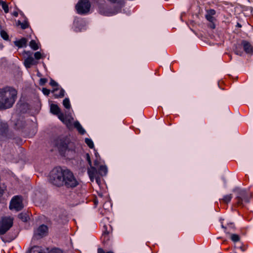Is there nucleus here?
<instances>
[{"label":"nucleus","mask_w":253,"mask_h":253,"mask_svg":"<svg viewBox=\"0 0 253 253\" xmlns=\"http://www.w3.org/2000/svg\"><path fill=\"white\" fill-rule=\"evenodd\" d=\"M49 182L57 187L65 186L74 188L78 184V181L73 173L68 169H63L60 167L53 169L50 172Z\"/></svg>","instance_id":"nucleus-1"},{"label":"nucleus","mask_w":253,"mask_h":253,"mask_svg":"<svg viewBox=\"0 0 253 253\" xmlns=\"http://www.w3.org/2000/svg\"><path fill=\"white\" fill-rule=\"evenodd\" d=\"M17 93V90L13 87L0 88V109L11 108L16 100Z\"/></svg>","instance_id":"nucleus-2"},{"label":"nucleus","mask_w":253,"mask_h":253,"mask_svg":"<svg viewBox=\"0 0 253 253\" xmlns=\"http://www.w3.org/2000/svg\"><path fill=\"white\" fill-rule=\"evenodd\" d=\"M237 196L235 198L236 200V205L239 207H243L244 203L249 202L250 199L252 197L251 193L247 192L243 190H239L236 191Z\"/></svg>","instance_id":"nucleus-3"},{"label":"nucleus","mask_w":253,"mask_h":253,"mask_svg":"<svg viewBox=\"0 0 253 253\" xmlns=\"http://www.w3.org/2000/svg\"><path fill=\"white\" fill-rule=\"evenodd\" d=\"M90 8V3L88 0H80L76 6L78 13L84 14L88 13Z\"/></svg>","instance_id":"nucleus-4"},{"label":"nucleus","mask_w":253,"mask_h":253,"mask_svg":"<svg viewBox=\"0 0 253 253\" xmlns=\"http://www.w3.org/2000/svg\"><path fill=\"white\" fill-rule=\"evenodd\" d=\"M13 218L11 217H3L1 219L0 226V235L4 234L13 225Z\"/></svg>","instance_id":"nucleus-5"},{"label":"nucleus","mask_w":253,"mask_h":253,"mask_svg":"<svg viewBox=\"0 0 253 253\" xmlns=\"http://www.w3.org/2000/svg\"><path fill=\"white\" fill-rule=\"evenodd\" d=\"M23 208L22 198L21 196H15L11 200L9 209L16 211L21 210Z\"/></svg>","instance_id":"nucleus-6"},{"label":"nucleus","mask_w":253,"mask_h":253,"mask_svg":"<svg viewBox=\"0 0 253 253\" xmlns=\"http://www.w3.org/2000/svg\"><path fill=\"white\" fill-rule=\"evenodd\" d=\"M72 144L70 140L67 137H63L56 140V145L60 151H64L69 148Z\"/></svg>","instance_id":"nucleus-7"},{"label":"nucleus","mask_w":253,"mask_h":253,"mask_svg":"<svg viewBox=\"0 0 253 253\" xmlns=\"http://www.w3.org/2000/svg\"><path fill=\"white\" fill-rule=\"evenodd\" d=\"M48 231V227L42 224L35 230L34 237L37 239H41L47 235Z\"/></svg>","instance_id":"nucleus-8"},{"label":"nucleus","mask_w":253,"mask_h":253,"mask_svg":"<svg viewBox=\"0 0 253 253\" xmlns=\"http://www.w3.org/2000/svg\"><path fill=\"white\" fill-rule=\"evenodd\" d=\"M87 173L92 182H93L95 179L96 182L99 184L100 177L98 175V172L95 167H92V165L90 166V168L87 169Z\"/></svg>","instance_id":"nucleus-9"},{"label":"nucleus","mask_w":253,"mask_h":253,"mask_svg":"<svg viewBox=\"0 0 253 253\" xmlns=\"http://www.w3.org/2000/svg\"><path fill=\"white\" fill-rule=\"evenodd\" d=\"M24 63L27 68H30L32 66L37 65L38 62L32 56L29 55L24 60Z\"/></svg>","instance_id":"nucleus-10"},{"label":"nucleus","mask_w":253,"mask_h":253,"mask_svg":"<svg viewBox=\"0 0 253 253\" xmlns=\"http://www.w3.org/2000/svg\"><path fill=\"white\" fill-rule=\"evenodd\" d=\"M59 119L64 123L68 128L72 126V121L73 118H69L65 116L63 114L59 115Z\"/></svg>","instance_id":"nucleus-11"},{"label":"nucleus","mask_w":253,"mask_h":253,"mask_svg":"<svg viewBox=\"0 0 253 253\" xmlns=\"http://www.w3.org/2000/svg\"><path fill=\"white\" fill-rule=\"evenodd\" d=\"M242 45L244 51L247 54H252L253 52V46L248 42L246 41H243L242 42Z\"/></svg>","instance_id":"nucleus-12"},{"label":"nucleus","mask_w":253,"mask_h":253,"mask_svg":"<svg viewBox=\"0 0 253 253\" xmlns=\"http://www.w3.org/2000/svg\"><path fill=\"white\" fill-rule=\"evenodd\" d=\"M55 98H62L64 96V90L61 88H54L52 90Z\"/></svg>","instance_id":"nucleus-13"},{"label":"nucleus","mask_w":253,"mask_h":253,"mask_svg":"<svg viewBox=\"0 0 253 253\" xmlns=\"http://www.w3.org/2000/svg\"><path fill=\"white\" fill-rule=\"evenodd\" d=\"M99 12L100 14L105 16H110L115 14L117 12V11H111L102 6H99Z\"/></svg>","instance_id":"nucleus-14"},{"label":"nucleus","mask_w":253,"mask_h":253,"mask_svg":"<svg viewBox=\"0 0 253 253\" xmlns=\"http://www.w3.org/2000/svg\"><path fill=\"white\" fill-rule=\"evenodd\" d=\"M216 13L214 9H210L207 10V14L206 15V19L211 22H213L214 20L213 15Z\"/></svg>","instance_id":"nucleus-15"},{"label":"nucleus","mask_w":253,"mask_h":253,"mask_svg":"<svg viewBox=\"0 0 253 253\" xmlns=\"http://www.w3.org/2000/svg\"><path fill=\"white\" fill-rule=\"evenodd\" d=\"M50 112L54 115H57L59 118V115L63 114L61 113L60 109L56 104H52L50 105Z\"/></svg>","instance_id":"nucleus-16"},{"label":"nucleus","mask_w":253,"mask_h":253,"mask_svg":"<svg viewBox=\"0 0 253 253\" xmlns=\"http://www.w3.org/2000/svg\"><path fill=\"white\" fill-rule=\"evenodd\" d=\"M27 40L26 38H23L19 41L15 42V45L18 47H22L26 46L27 45Z\"/></svg>","instance_id":"nucleus-17"},{"label":"nucleus","mask_w":253,"mask_h":253,"mask_svg":"<svg viewBox=\"0 0 253 253\" xmlns=\"http://www.w3.org/2000/svg\"><path fill=\"white\" fill-rule=\"evenodd\" d=\"M74 126L75 127H76L77 130H78L79 132L81 134H84L85 131V130L83 128L81 124L79 123V122H76L74 124Z\"/></svg>","instance_id":"nucleus-18"},{"label":"nucleus","mask_w":253,"mask_h":253,"mask_svg":"<svg viewBox=\"0 0 253 253\" xmlns=\"http://www.w3.org/2000/svg\"><path fill=\"white\" fill-rule=\"evenodd\" d=\"M8 129V125L6 123H1L0 124V133L5 134Z\"/></svg>","instance_id":"nucleus-19"},{"label":"nucleus","mask_w":253,"mask_h":253,"mask_svg":"<svg viewBox=\"0 0 253 253\" xmlns=\"http://www.w3.org/2000/svg\"><path fill=\"white\" fill-rule=\"evenodd\" d=\"M107 172V168L105 166L101 165L99 167L98 173L101 176L105 175Z\"/></svg>","instance_id":"nucleus-20"},{"label":"nucleus","mask_w":253,"mask_h":253,"mask_svg":"<svg viewBox=\"0 0 253 253\" xmlns=\"http://www.w3.org/2000/svg\"><path fill=\"white\" fill-rule=\"evenodd\" d=\"M232 198V195L230 194H228V195L224 196L222 199L220 200V202H222L224 204H228L230 202Z\"/></svg>","instance_id":"nucleus-21"},{"label":"nucleus","mask_w":253,"mask_h":253,"mask_svg":"<svg viewBox=\"0 0 253 253\" xmlns=\"http://www.w3.org/2000/svg\"><path fill=\"white\" fill-rule=\"evenodd\" d=\"M18 218L23 222H26L29 217L26 213H21L18 215Z\"/></svg>","instance_id":"nucleus-22"},{"label":"nucleus","mask_w":253,"mask_h":253,"mask_svg":"<svg viewBox=\"0 0 253 253\" xmlns=\"http://www.w3.org/2000/svg\"><path fill=\"white\" fill-rule=\"evenodd\" d=\"M29 45H30V47H31V48H32L34 50H36L39 48V46H38L37 43H36V41L34 40H32L30 42Z\"/></svg>","instance_id":"nucleus-23"},{"label":"nucleus","mask_w":253,"mask_h":253,"mask_svg":"<svg viewBox=\"0 0 253 253\" xmlns=\"http://www.w3.org/2000/svg\"><path fill=\"white\" fill-rule=\"evenodd\" d=\"M63 105L66 109H69L71 108L69 99L67 98H66L63 100Z\"/></svg>","instance_id":"nucleus-24"},{"label":"nucleus","mask_w":253,"mask_h":253,"mask_svg":"<svg viewBox=\"0 0 253 253\" xmlns=\"http://www.w3.org/2000/svg\"><path fill=\"white\" fill-rule=\"evenodd\" d=\"M18 25L21 26L22 29H25L28 28L29 25L27 21H24V22H21L20 21H18Z\"/></svg>","instance_id":"nucleus-25"},{"label":"nucleus","mask_w":253,"mask_h":253,"mask_svg":"<svg viewBox=\"0 0 253 253\" xmlns=\"http://www.w3.org/2000/svg\"><path fill=\"white\" fill-rule=\"evenodd\" d=\"M85 142L90 148L94 147L93 142L90 138H86L85 139Z\"/></svg>","instance_id":"nucleus-26"},{"label":"nucleus","mask_w":253,"mask_h":253,"mask_svg":"<svg viewBox=\"0 0 253 253\" xmlns=\"http://www.w3.org/2000/svg\"><path fill=\"white\" fill-rule=\"evenodd\" d=\"M231 239L234 242H237L240 241V238L237 234H232L231 235Z\"/></svg>","instance_id":"nucleus-27"},{"label":"nucleus","mask_w":253,"mask_h":253,"mask_svg":"<svg viewBox=\"0 0 253 253\" xmlns=\"http://www.w3.org/2000/svg\"><path fill=\"white\" fill-rule=\"evenodd\" d=\"M0 5H1L2 8L3 9L5 13H8L9 11L8 6L7 3L3 1H0Z\"/></svg>","instance_id":"nucleus-28"},{"label":"nucleus","mask_w":253,"mask_h":253,"mask_svg":"<svg viewBox=\"0 0 253 253\" xmlns=\"http://www.w3.org/2000/svg\"><path fill=\"white\" fill-rule=\"evenodd\" d=\"M0 36L5 40H8L9 39V36L8 34L5 31L3 30L1 31Z\"/></svg>","instance_id":"nucleus-29"},{"label":"nucleus","mask_w":253,"mask_h":253,"mask_svg":"<svg viewBox=\"0 0 253 253\" xmlns=\"http://www.w3.org/2000/svg\"><path fill=\"white\" fill-rule=\"evenodd\" d=\"M50 84L54 88H59V85L58 84L52 79H51L50 80Z\"/></svg>","instance_id":"nucleus-30"},{"label":"nucleus","mask_w":253,"mask_h":253,"mask_svg":"<svg viewBox=\"0 0 253 253\" xmlns=\"http://www.w3.org/2000/svg\"><path fill=\"white\" fill-rule=\"evenodd\" d=\"M34 56L35 59L37 60H39L42 58V54L39 51L35 53Z\"/></svg>","instance_id":"nucleus-31"},{"label":"nucleus","mask_w":253,"mask_h":253,"mask_svg":"<svg viewBox=\"0 0 253 253\" xmlns=\"http://www.w3.org/2000/svg\"><path fill=\"white\" fill-rule=\"evenodd\" d=\"M85 159H86V161H87L89 166H91L92 165V163H91V161L90 156L88 153H86L85 154Z\"/></svg>","instance_id":"nucleus-32"},{"label":"nucleus","mask_w":253,"mask_h":253,"mask_svg":"<svg viewBox=\"0 0 253 253\" xmlns=\"http://www.w3.org/2000/svg\"><path fill=\"white\" fill-rule=\"evenodd\" d=\"M234 52L236 54L239 55L240 56H241L243 54V51L241 50H239L237 47H236L234 49Z\"/></svg>","instance_id":"nucleus-33"},{"label":"nucleus","mask_w":253,"mask_h":253,"mask_svg":"<svg viewBox=\"0 0 253 253\" xmlns=\"http://www.w3.org/2000/svg\"><path fill=\"white\" fill-rule=\"evenodd\" d=\"M42 91L43 93L45 95H48L50 92L49 89H47L46 88H43L42 89Z\"/></svg>","instance_id":"nucleus-34"},{"label":"nucleus","mask_w":253,"mask_h":253,"mask_svg":"<svg viewBox=\"0 0 253 253\" xmlns=\"http://www.w3.org/2000/svg\"><path fill=\"white\" fill-rule=\"evenodd\" d=\"M29 253H42L37 248H32Z\"/></svg>","instance_id":"nucleus-35"},{"label":"nucleus","mask_w":253,"mask_h":253,"mask_svg":"<svg viewBox=\"0 0 253 253\" xmlns=\"http://www.w3.org/2000/svg\"><path fill=\"white\" fill-rule=\"evenodd\" d=\"M47 82V79L45 78H42L40 80V84L42 85H44Z\"/></svg>","instance_id":"nucleus-36"},{"label":"nucleus","mask_w":253,"mask_h":253,"mask_svg":"<svg viewBox=\"0 0 253 253\" xmlns=\"http://www.w3.org/2000/svg\"><path fill=\"white\" fill-rule=\"evenodd\" d=\"M97 253H114L112 251H109V252H107V253H105L104 252V251L103 250V249H102V248H99L98 249V250H97Z\"/></svg>","instance_id":"nucleus-37"},{"label":"nucleus","mask_w":253,"mask_h":253,"mask_svg":"<svg viewBox=\"0 0 253 253\" xmlns=\"http://www.w3.org/2000/svg\"><path fill=\"white\" fill-rule=\"evenodd\" d=\"M50 253H62L60 250L52 251Z\"/></svg>","instance_id":"nucleus-38"},{"label":"nucleus","mask_w":253,"mask_h":253,"mask_svg":"<svg viewBox=\"0 0 253 253\" xmlns=\"http://www.w3.org/2000/svg\"><path fill=\"white\" fill-rule=\"evenodd\" d=\"M108 0L111 2L115 3V2H117L118 0Z\"/></svg>","instance_id":"nucleus-39"},{"label":"nucleus","mask_w":253,"mask_h":253,"mask_svg":"<svg viewBox=\"0 0 253 253\" xmlns=\"http://www.w3.org/2000/svg\"><path fill=\"white\" fill-rule=\"evenodd\" d=\"M94 165L95 166H97L98 165V162H97V161H95L94 162Z\"/></svg>","instance_id":"nucleus-40"},{"label":"nucleus","mask_w":253,"mask_h":253,"mask_svg":"<svg viewBox=\"0 0 253 253\" xmlns=\"http://www.w3.org/2000/svg\"><path fill=\"white\" fill-rule=\"evenodd\" d=\"M238 26L241 27V25H239V23H238Z\"/></svg>","instance_id":"nucleus-41"},{"label":"nucleus","mask_w":253,"mask_h":253,"mask_svg":"<svg viewBox=\"0 0 253 253\" xmlns=\"http://www.w3.org/2000/svg\"><path fill=\"white\" fill-rule=\"evenodd\" d=\"M238 26L241 27V25H239V23H238Z\"/></svg>","instance_id":"nucleus-42"},{"label":"nucleus","mask_w":253,"mask_h":253,"mask_svg":"<svg viewBox=\"0 0 253 253\" xmlns=\"http://www.w3.org/2000/svg\"><path fill=\"white\" fill-rule=\"evenodd\" d=\"M238 26L241 27V25H239V23H238Z\"/></svg>","instance_id":"nucleus-43"}]
</instances>
